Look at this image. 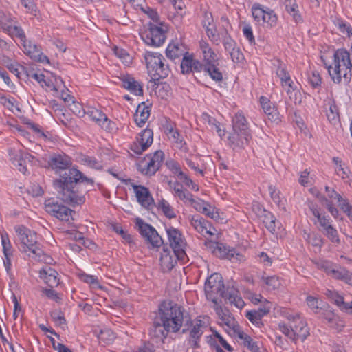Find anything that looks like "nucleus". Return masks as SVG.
<instances>
[{
  "instance_id": "obj_1",
  "label": "nucleus",
  "mask_w": 352,
  "mask_h": 352,
  "mask_svg": "<svg viewBox=\"0 0 352 352\" xmlns=\"http://www.w3.org/2000/svg\"><path fill=\"white\" fill-rule=\"evenodd\" d=\"M48 163L56 172L67 170L60 175L59 179L54 182L58 197L73 206L82 204L85 201V192H87L86 189H82V184L86 183L93 186L94 181L84 176L76 168H69L72 165V160L66 155L54 154Z\"/></svg>"
},
{
  "instance_id": "obj_2",
  "label": "nucleus",
  "mask_w": 352,
  "mask_h": 352,
  "mask_svg": "<svg viewBox=\"0 0 352 352\" xmlns=\"http://www.w3.org/2000/svg\"><path fill=\"white\" fill-rule=\"evenodd\" d=\"M204 291L206 298L217 304L219 297L224 298L226 302L234 305L239 309L245 305L239 291L234 287L228 286L225 289L223 278L219 273L210 275L205 283Z\"/></svg>"
},
{
  "instance_id": "obj_3",
  "label": "nucleus",
  "mask_w": 352,
  "mask_h": 352,
  "mask_svg": "<svg viewBox=\"0 0 352 352\" xmlns=\"http://www.w3.org/2000/svg\"><path fill=\"white\" fill-rule=\"evenodd\" d=\"M332 80L340 83L342 78H350L352 72V60L351 54L344 49L337 50L333 54V67L324 63Z\"/></svg>"
},
{
  "instance_id": "obj_4",
  "label": "nucleus",
  "mask_w": 352,
  "mask_h": 352,
  "mask_svg": "<svg viewBox=\"0 0 352 352\" xmlns=\"http://www.w3.org/2000/svg\"><path fill=\"white\" fill-rule=\"evenodd\" d=\"M160 320L168 329L177 332L182 326L184 309L173 301H164L159 306Z\"/></svg>"
},
{
  "instance_id": "obj_5",
  "label": "nucleus",
  "mask_w": 352,
  "mask_h": 352,
  "mask_svg": "<svg viewBox=\"0 0 352 352\" xmlns=\"http://www.w3.org/2000/svg\"><path fill=\"white\" fill-rule=\"evenodd\" d=\"M234 148H243L251 139L250 130L245 116L238 113L232 119V132L228 138Z\"/></svg>"
},
{
  "instance_id": "obj_6",
  "label": "nucleus",
  "mask_w": 352,
  "mask_h": 352,
  "mask_svg": "<svg viewBox=\"0 0 352 352\" xmlns=\"http://www.w3.org/2000/svg\"><path fill=\"white\" fill-rule=\"evenodd\" d=\"M14 230L21 242L22 251L26 252L29 250L35 257L41 259L44 252L38 243L36 233L23 226H16Z\"/></svg>"
},
{
  "instance_id": "obj_7",
  "label": "nucleus",
  "mask_w": 352,
  "mask_h": 352,
  "mask_svg": "<svg viewBox=\"0 0 352 352\" xmlns=\"http://www.w3.org/2000/svg\"><path fill=\"white\" fill-rule=\"evenodd\" d=\"M279 329L293 342H296L298 340L302 342L309 335V329L307 323L298 315L289 319V324H279Z\"/></svg>"
},
{
  "instance_id": "obj_8",
  "label": "nucleus",
  "mask_w": 352,
  "mask_h": 352,
  "mask_svg": "<svg viewBox=\"0 0 352 352\" xmlns=\"http://www.w3.org/2000/svg\"><path fill=\"white\" fill-rule=\"evenodd\" d=\"M148 73L153 80L164 78L169 74L168 65L164 63V57L157 52H146L144 55Z\"/></svg>"
},
{
  "instance_id": "obj_9",
  "label": "nucleus",
  "mask_w": 352,
  "mask_h": 352,
  "mask_svg": "<svg viewBox=\"0 0 352 352\" xmlns=\"http://www.w3.org/2000/svg\"><path fill=\"white\" fill-rule=\"evenodd\" d=\"M166 232L170 246L174 253V255L178 259L184 261L186 257V254L184 250L186 244L182 237V234L177 229L173 227L168 228L166 230Z\"/></svg>"
},
{
  "instance_id": "obj_10",
  "label": "nucleus",
  "mask_w": 352,
  "mask_h": 352,
  "mask_svg": "<svg viewBox=\"0 0 352 352\" xmlns=\"http://www.w3.org/2000/svg\"><path fill=\"white\" fill-rule=\"evenodd\" d=\"M203 70L208 74L211 78L217 82L223 80V74L217 67L219 65L217 55L212 49L204 52Z\"/></svg>"
},
{
  "instance_id": "obj_11",
  "label": "nucleus",
  "mask_w": 352,
  "mask_h": 352,
  "mask_svg": "<svg viewBox=\"0 0 352 352\" xmlns=\"http://www.w3.org/2000/svg\"><path fill=\"white\" fill-rule=\"evenodd\" d=\"M136 226L138 227V230L142 236L153 248H159L163 245V239L150 224L144 222L140 218H137Z\"/></svg>"
},
{
  "instance_id": "obj_12",
  "label": "nucleus",
  "mask_w": 352,
  "mask_h": 352,
  "mask_svg": "<svg viewBox=\"0 0 352 352\" xmlns=\"http://www.w3.org/2000/svg\"><path fill=\"white\" fill-rule=\"evenodd\" d=\"M164 154L162 151H157L153 155H148L140 165L141 172L146 175H153L160 168L164 160Z\"/></svg>"
},
{
  "instance_id": "obj_13",
  "label": "nucleus",
  "mask_w": 352,
  "mask_h": 352,
  "mask_svg": "<svg viewBox=\"0 0 352 352\" xmlns=\"http://www.w3.org/2000/svg\"><path fill=\"white\" fill-rule=\"evenodd\" d=\"M45 208L47 212L54 216L57 219L69 221L72 217V213L74 212L68 207L58 204L53 199L46 200L45 202Z\"/></svg>"
},
{
  "instance_id": "obj_14",
  "label": "nucleus",
  "mask_w": 352,
  "mask_h": 352,
  "mask_svg": "<svg viewBox=\"0 0 352 352\" xmlns=\"http://www.w3.org/2000/svg\"><path fill=\"white\" fill-rule=\"evenodd\" d=\"M142 39L149 45L159 47L162 45L166 39L164 30L155 25L150 24L148 31L142 35Z\"/></svg>"
},
{
  "instance_id": "obj_15",
  "label": "nucleus",
  "mask_w": 352,
  "mask_h": 352,
  "mask_svg": "<svg viewBox=\"0 0 352 352\" xmlns=\"http://www.w3.org/2000/svg\"><path fill=\"white\" fill-rule=\"evenodd\" d=\"M153 131L144 129L137 138V141L133 143L131 150L137 154H141L146 150L153 143Z\"/></svg>"
},
{
  "instance_id": "obj_16",
  "label": "nucleus",
  "mask_w": 352,
  "mask_h": 352,
  "mask_svg": "<svg viewBox=\"0 0 352 352\" xmlns=\"http://www.w3.org/2000/svg\"><path fill=\"white\" fill-rule=\"evenodd\" d=\"M25 53L35 61L42 63H50V59L41 52V47L32 41L25 40L21 44Z\"/></svg>"
},
{
  "instance_id": "obj_17",
  "label": "nucleus",
  "mask_w": 352,
  "mask_h": 352,
  "mask_svg": "<svg viewBox=\"0 0 352 352\" xmlns=\"http://www.w3.org/2000/svg\"><path fill=\"white\" fill-rule=\"evenodd\" d=\"M131 185L134 190L138 203L145 208H150V206L154 204V200L149 190L142 185H137L133 183Z\"/></svg>"
},
{
  "instance_id": "obj_18",
  "label": "nucleus",
  "mask_w": 352,
  "mask_h": 352,
  "mask_svg": "<svg viewBox=\"0 0 352 352\" xmlns=\"http://www.w3.org/2000/svg\"><path fill=\"white\" fill-rule=\"evenodd\" d=\"M214 309H215L219 319L221 320V323L232 329L234 333H236L240 329L234 318L231 316V314L228 309L221 307L218 304V302L217 304H214Z\"/></svg>"
},
{
  "instance_id": "obj_19",
  "label": "nucleus",
  "mask_w": 352,
  "mask_h": 352,
  "mask_svg": "<svg viewBox=\"0 0 352 352\" xmlns=\"http://www.w3.org/2000/svg\"><path fill=\"white\" fill-rule=\"evenodd\" d=\"M181 70L182 74H190L191 72H201L203 70V65L199 60L195 59L188 53L185 54L181 62Z\"/></svg>"
},
{
  "instance_id": "obj_20",
  "label": "nucleus",
  "mask_w": 352,
  "mask_h": 352,
  "mask_svg": "<svg viewBox=\"0 0 352 352\" xmlns=\"http://www.w3.org/2000/svg\"><path fill=\"white\" fill-rule=\"evenodd\" d=\"M191 225L204 236L207 234L212 236L214 234L213 231H216L209 221L201 217H193L191 220Z\"/></svg>"
},
{
  "instance_id": "obj_21",
  "label": "nucleus",
  "mask_w": 352,
  "mask_h": 352,
  "mask_svg": "<svg viewBox=\"0 0 352 352\" xmlns=\"http://www.w3.org/2000/svg\"><path fill=\"white\" fill-rule=\"evenodd\" d=\"M214 252L219 257L228 258L230 260L236 259L241 261L243 256L237 253L234 249H230L223 243H217L214 249Z\"/></svg>"
},
{
  "instance_id": "obj_22",
  "label": "nucleus",
  "mask_w": 352,
  "mask_h": 352,
  "mask_svg": "<svg viewBox=\"0 0 352 352\" xmlns=\"http://www.w3.org/2000/svg\"><path fill=\"white\" fill-rule=\"evenodd\" d=\"M324 268L327 274H331L332 276L339 280H342L346 283L352 285V273L349 272L344 268L340 270H334L329 267L328 263H324L322 265Z\"/></svg>"
},
{
  "instance_id": "obj_23",
  "label": "nucleus",
  "mask_w": 352,
  "mask_h": 352,
  "mask_svg": "<svg viewBox=\"0 0 352 352\" xmlns=\"http://www.w3.org/2000/svg\"><path fill=\"white\" fill-rule=\"evenodd\" d=\"M40 278L51 288L59 285L58 272L50 267L40 270Z\"/></svg>"
},
{
  "instance_id": "obj_24",
  "label": "nucleus",
  "mask_w": 352,
  "mask_h": 352,
  "mask_svg": "<svg viewBox=\"0 0 352 352\" xmlns=\"http://www.w3.org/2000/svg\"><path fill=\"white\" fill-rule=\"evenodd\" d=\"M270 306L265 305L263 307L258 308L257 310H251L247 311L245 316L253 324L258 327L263 324L262 318L266 316L270 311Z\"/></svg>"
},
{
  "instance_id": "obj_25",
  "label": "nucleus",
  "mask_w": 352,
  "mask_h": 352,
  "mask_svg": "<svg viewBox=\"0 0 352 352\" xmlns=\"http://www.w3.org/2000/svg\"><path fill=\"white\" fill-rule=\"evenodd\" d=\"M187 53L188 52L185 51L184 47L178 41H172L169 43L166 50V56L173 60L179 58L182 56L184 57Z\"/></svg>"
},
{
  "instance_id": "obj_26",
  "label": "nucleus",
  "mask_w": 352,
  "mask_h": 352,
  "mask_svg": "<svg viewBox=\"0 0 352 352\" xmlns=\"http://www.w3.org/2000/svg\"><path fill=\"white\" fill-rule=\"evenodd\" d=\"M169 331H171V330L168 329L165 324L161 322L160 320L155 318L153 326L150 329L149 335L151 337L163 340L167 336Z\"/></svg>"
},
{
  "instance_id": "obj_27",
  "label": "nucleus",
  "mask_w": 352,
  "mask_h": 352,
  "mask_svg": "<svg viewBox=\"0 0 352 352\" xmlns=\"http://www.w3.org/2000/svg\"><path fill=\"white\" fill-rule=\"evenodd\" d=\"M260 102L268 119L272 122H278L280 120L278 112L270 101L266 97L261 96L260 98Z\"/></svg>"
},
{
  "instance_id": "obj_28",
  "label": "nucleus",
  "mask_w": 352,
  "mask_h": 352,
  "mask_svg": "<svg viewBox=\"0 0 352 352\" xmlns=\"http://www.w3.org/2000/svg\"><path fill=\"white\" fill-rule=\"evenodd\" d=\"M121 80L122 82V86L130 91L132 94L138 96L143 95L142 85L139 82L136 81L134 78L130 76H123L121 78Z\"/></svg>"
},
{
  "instance_id": "obj_29",
  "label": "nucleus",
  "mask_w": 352,
  "mask_h": 352,
  "mask_svg": "<svg viewBox=\"0 0 352 352\" xmlns=\"http://www.w3.org/2000/svg\"><path fill=\"white\" fill-rule=\"evenodd\" d=\"M150 116V110L148 107L146 106L144 102L140 104L134 114V120L136 124L142 127Z\"/></svg>"
},
{
  "instance_id": "obj_30",
  "label": "nucleus",
  "mask_w": 352,
  "mask_h": 352,
  "mask_svg": "<svg viewBox=\"0 0 352 352\" xmlns=\"http://www.w3.org/2000/svg\"><path fill=\"white\" fill-rule=\"evenodd\" d=\"M87 114L102 128L105 129L106 130L110 129V121L108 120L106 115L101 111L96 109H91L87 111Z\"/></svg>"
},
{
  "instance_id": "obj_31",
  "label": "nucleus",
  "mask_w": 352,
  "mask_h": 352,
  "mask_svg": "<svg viewBox=\"0 0 352 352\" xmlns=\"http://www.w3.org/2000/svg\"><path fill=\"white\" fill-rule=\"evenodd\" d=\"M178 258L174 255L173 252L168 248H163L160 261L162 265L168 270H171L177 264ZM179 261H180L179 259Z\"/></svg>"
},
{
  "instance_id": "obj_32",
  "label": "nucleus",
  "mask_w": 352,
  "mask_h": 352,
  "mask_svg": "<svg viewBox=\"0 0 352 352\" xmlns=\"http://www.w3.org/2000/svg\"><path fill=\"white\" fill-rule=\"evenodd\" d=\"M324 294L342 310L348 311L351 307L349 303L345 302L344 298L336 291L327 289Z\"/></svg>"
},
{
  "instance_id": "obj_33",
  "label": "nucleus",
  "mask_w": 352,
  "mask_h": 352,
  "mask_svg": "<svg viewBox=\"0 0 352 352\" xmlns=\"http://www.w3.org/2000/svg\"><path fill=\"white\" fill-rule=\"evenodd\" d=\"M9 154L10 156V160L12 161V164L17 168V169L25 174L27 171L25 162L23 158V155L20 154V150L18 151H12L10 150L9 151Z\"/></svg>"
},
{
  "instance_id": "obj_34",
  "label": "nucleus",
  "mask_w": 352,
  "mask_h": 352,
  "mask_svg": "<svg viewBox=\"0 0 352 352\" xmlns=\"http://www.w3.org/2000/svg\"><path fill=\"white\" fill-rule=\"evenodd\" d=\"M221 41L223 45L225 50L228 52L238 47L236 41L231 37L226 28L221 30Z\"/></svg>"
},
{
  "instance_id": "obj_35",
  "label": "nucleus",
  "mask_w": 352,
  "mask_h": 352,
  "mask_svg": "<svg viewBox=\"0 0 352 352\" xmlns=\"http://www.w3.org/2000/svg\"><path fill=\"white\" fill-rule=\"evenodd\" d=\"M265 228L272 233L276 231L277 227L280 228V223L278 221L276 217L270 212H265L263 220Z\"/></svg>"
},
{
  "instance_id": "obj_36",
  "label": "nucleus",
  "mask_w": 352,
  "mask_h": 352,
  "mask_svg": "<svg viewBox=\"0 0 352 352\" xmlns=\"http://www.w3.org/2000/svg\"><path fill=\"white\" fill-rule=\"evenodd\" d=\"M236 333L238 337L243 340L244 346H247L250 351L252 352H258L259 348L256 342H254L250 336L241 331L240 329Z\"/></svg>"
},
{
  "instance_id": "obj_37",
  "label": "nucleus",
  "mask_w": 352,
  "mask_h": 352,
  "mask_svg": "<svg viewBox=\"0 0 352 352\" xmlns=\"http://www.w3.org/2000/svg\"><path fill=\"white\" fill-rule=\"evenodd\" d=\"M175 195L183 201H193L192 195L187 190H183V186L177 182L173 186Z\"/></svg>"
},
{
  "instance_id": "obj_38",
  "label": "nucleus",
  "mask_w": 352,
  "mask_h": 352,
  "mask_svg": "<svg viewBox=\"0 0 352 352\" xmlns=\"http://www.w3.org/2000/svg\"><path fill=\"white\" fill-rule=\"evenodd\" d=\"M261 279L267 286V289L270 291L278 289L281 285L279 278L276 276H263Z\"/></svg>"
},
{
  "instance_id": "obj_39",
  "label": "nucleus",
  "mask_w": 352,
  "mask_h": 352,
  "mask_svg": "<svg viewBox=\"0 0 352 352\" xmlns=\"http://www.w3.org/2000/svg\"><path fill=\"white\" fill-rule=\"evenodd\" d=\"M158 208L161 209L164 214L168 219L176 217V214L173 208L170 206L167 201L162 199L158 203Z\"/></svg>"
},
{
  "instance_id": "obj_40",
  "label": "nucleus",
  "mask_w": 352,
  "mask_h": 352,
  "mask_svg": "<svg viewBox=\"0 0 352 352\" xmlns=\"http://www.w3.org/2000/svg\"><path fill=\"white\" fill-rule=\"evenodd\" d=\"M305 234L307 235V238L305 236V238L308 241L309 243L315 247H322L324 239L320 234H316L314 232L309 234L305 232Z\"/></svg>"
},
{
  "instance_id": "obj_41",
  "label": "nucleus",
  "mask_w": 352,
  "mask_h": 352,
  "mask_svg": "<svg viewBox=\"0 0 352 352\" xmlns=\"http://www.w3.org/2000/svg\"><path fill=\"white\" fill-rule=\"evenodd\" d=\"M204 327V324H201V321L199 320L198 322H197L193 327L190 331V336L192 339L194 340V345L195 346H197V340L199 338V337L202 335L203 331L201 330V328Z\"/></svg>"
},
{
  "instance_id": "obj_42",
  "label": "nucleus",
  "mask_w": 352,
  "mask_h": 352,
  "mask_svg": "<svg viewBox=\"0 0 352 352\" xmlns=\"http://www.w3.org/2000/svg\"><path fill=\"white\" fill-rule=\"evenodd\" d=\"M252 16L254 20L258 23L265 21V9H263L259 5H254L252 8Z\"/></svg>"
},
{
  "instance_id": "obj_43",
  "label": "nucleus",
  "mask_w": 352,
  "mask_h": 352,
  "mask_svg": "<svg viewBox=\"0 0 352 352\" xmlns=\"http://www.w3.org/2000/svg\"><path fill=\"white\" fill-rule=\"evenodd\" d=\"M278 17L274 12L267 8L265 12V21H263V23H265L270 27H274L276 25Z\"/></svg>"
},
{
  "instance_id": "obj_44",
  "label": "nucleus",
  "mask_w": 352,
  "mask_h": 352,
  "mask_svg": "<svg viewBox=\"0 0 352 352\" xmlns=\"http://www.w3.org/2000/svg\"><path fill=\"white\" fill-rule=\"evenodd\" d=\"M327 116L330 122L336 124L339 122V113L338 107L335 104H331Z\"/></svg>"
},
{
  "instance_id": "obj_45",
  "label": "nucleus",
  "mask_w": 352,
  "mask_h": 352,
  "mask_svg": "<svg viewBox=\"0 0 352 352\" xmlns=\"http://www.w3.org/2000/svg\"><path fill=\"white\" fill-rule=\"evenodd\" d=\"M1 243L4 256H12V245L7 233L1 234Z\"/></svg>"
},
{
  "instance_id": "obj_46",
  "label": "nucleus",
  "mask_w": 352,
  "mask_h": 352,
  "mask_svg": "<svg viewBox=\"0 0 352 352\" xmlns=\"http://www.w3.org/2000/svg\"><path fill=\"white\" fill-rule=\"evenodd\" d=\"M322 233L332 242L334 243L339 244L340 240L338 236L337 230L333 226H329L327 230H322Z\"/></svg>"
},
{
  "instance_id": "obj_47",
  "label": "nucleus",
  "mask_w": 352,
  "mask_h": 352,
  "mask_svg": "<svg viewBox=\"0 0 352 352\" xmlns=\"http://www.w3.org/2000/svg\"><path fill=\"white\" fill-rule=\"evenodd\" d=\"M8 31L11 36L19 38L21 44L26 40L24 32L20 27L9 26Z\"/></svg>"
},
{
  "instance_id": "obj_48",
  "label": "nucleus",
  "mask_w": 352,
  "mask_h": 352,
  "mask_svg": "<svg viewBox=\"0 0 352 352\" xmlns=\"http://www.w3.org/2000/svg\"><path fill=\"white\" fill-rule=\"evenodd\" d=\"M167 134L170 139H172L175 143L179 144L180 146H182L184 144L183 140L180 138V134L177 130H175L173 126L166 127Z\"/></svg>"
},
{
  "instance_id": "obj_49",
  "label": "nucleus",
  "mask_w": 352,
  "mask_h": 352,
  "mask_svg": "<svg viewBox=\"0 0 352 352\" xmlns=\"http://www.w3.org/2000/svg\"><path fill=\"white\" fill-rule=\"evenodd\" d=\"M205 28L207 36L210 41L217 45H219L221 42V31L219 33L216 34V29L210 28V26Z\"/></svg>"
},
{
  "instance_id": "obj_50",
  "label": "nucleus",
  "mask_w": 352,
  "mask_h": 352,
  "mask_svg": "<svg viewBox=\"0 0 352 352\" xmlns=\"http://www.w3.org/2000/svg\"><path fill=\"white\" fill-rule=\"evenodd\" d=\"M323 318L327 321L330 327L338 329L339 324L337 323L338 317L331 311L324 313Z\"/></svg>"
},
{
  "instance_id": "obj_51",
  "label": "nucleus",
  "mask_w": 352,
  "mask_h": 352,
  "mask_svg": "<svg viewBox=\"0 0 352 352\" xmlns=\"http://www.w3.org/2000/svg\"><path fill=\"white\" fill-rule=\"evenodd\" d=\"M51 317L54 322L59 326L66 324V320L64 317V314L59 310H54L52 311Z\"/></svg>"
},
{
  "instance_id": "obj_52",
  "label": "nucleus",
  "mask_w": 352,
  "mask_h": 352,
  "mask_svg": "<svg viewBox=\"0 0 352 352\" xmlns=\"http://www.w3.org/2000/svg\"><path fill=\"white\" fill-rule=\"evenodd\" d=\"M80 279L82 281L90 284L94 288L100 287L98 278L96 277L95 276L89 275V274H82L80 275Z\"/></svg>"
},
{
  "instance_id": "obj_53",
  "label": "nucleus",
  "mask_w": 352,
  "mask_h": 352,
  "mask_svg": "<svg viewBox=\"0 0 352 352\" xmlns=\"http://www.w3.org/2000/svg\"><path fill=\"white\" fill-rule=\"evenodd\" d=\"M278 63L279 65L276 71V74L281 80L282 86L285 87L284 82L287 80H289L291 78L287 71L284 67H281V63L279 61Z\"/></svg>"
},
{
  "instance_id": "obj_54",
  "label": "nucleus",
  "mask_w": 352,
  "mask_h": 352,
  "mask_svg": "<svg viewBox=\"0 0 352 352\" xmlns=\"http://www.w3.org/2000/svg\"><path fill=\"white\" fill-rule=\"evenodd\" d=\"M229 54L234 63H241L244 60V56L239 47L230 51Z\"/></svg>"
},
{
  "instance_id": "obj_55",
  "label": "nucleus",
  "mask_w": 352,
  "mask_h": 352,
  "mask_svg": "<svg viewBox=\"0 0 352 352\" xmlns=\"http://www.w3.org/2000/svg\"><path fill=\"white\" fill-rule=\"evenodd\" d=\"M309 82L313 87H317L321 85V77L318 71L314 70L309 76Z\"/></svg>"
},
{
  "instance_id": "obj_56",
  "label": "nucleus",
  "mask_w": 352,
  "mask_h": 352,
  "mask_svg": "<svg viewBox=\"0 0 352 352\" xmlns=\"http://www.w3.org/2000/svg\"><path fill=\"white\" fill-rule=\"evenodd\" d=\"M269 191L274 202L278 206H283V204H282V199L280 197V191L276 190L275 187H273L272 186L269 187Z\"/></svg>"
},
{
  "instance_id": "obj_57",
  "label": "nucleus",
  "mask_w": 352,
  "mask_h": 352,
  "mask_svg": "<svg viewBox=\"0 0 352 352\" xmlns=\"http://www.w3.org/2000/svg\"><path fill=\"white\" fill-rule=\"evenodd\" d=\"M113 50H114L115 54L118 58H120L122 60V62H124V63L129 62L130 56L126 50H124L122 48H119L118 47H115Z\"/></svg>"
},
{
  "instance_id": "obj_58",
  "label": "nucleus",
  "mask_w": 352,
  "mask_h": 352,
  "mask_svg": "<svg viewBox=\"0 0 352 352\" xmlns=\"http://www.w3.org/2000/svg\"><path fill=\"white\" fill-rule=\"evenodd\" d=\"M200 212L213 219H216L219 217V214L214 212V209H212L208 204H206L205 206L202 208Z\"/></svg>"
},
{
  "instance_id": "obj_59",
  "label": "nucleus",
  "mask_w": 352,
  "mask_h": 352,
  "mask_svg": "<svg viewBox=\"0 0 352 352\" xmlns=\"http://www.w3.org/2000/svg\"><path fill=\"white\" fill-rule=\"evenodd\" d=\"M339 207L352 221V206L349 204L348 200L345 199L344 201L340 203L339 204Z\"/></svg>"
},
{
  "instance_id": "obj_60",
  "label": "nucleus",
  "mask_w": 352,
  "mask_h": 352,
  "mask_svg": "<svg viewBox=\"0 0 352 352\" xmlns=\"http://www.w3.org/2000/svg\"><path fill=\"white\" fill-rule=\"evenodd\" d=\"M85 162L91 168L100 170L102 168L100 162L97 161L95 158L87 157L84 159Z\"/></svg>"
},
{
  "instance_id": "obj_61",
  "label": "nucleus",
  "mask_w": 352,
  "mask_h": 352,
  "mask_svg": "<svg viewBox=\"0 0 352 352\" xmlns=\"http://www.w3.org/2000/svg\"><path fill=\"white\" fill-rule=\"evenodd\" d=\"M243 32L245 38L250 41V43H255L254 36L253 35L252 30L250 25H245L243 28Z\"/></svg>"
},
{
  "instance_id": "obj_62",
  "label": "nucleus",
  "mask_w": 352,
  "mask_h": 352,
  "mask_svg": "<svg viewBox=\"0 0 352 352\" xmlns=\"http://www.w3.org/2000/svg\"><path fill=\"white\" fill-rule=\"evenodd\" d=\"M317 219L319 222L320 227L322 228V229H320L322 232V230H327V228L329 226H332L330 224L329 219L328 218V217L322 214L320 216V217H318Z\"/></svg>"
},
{
  "instance_id": "obj_63",
  "label": "nucleus",
  "mask_w": 352,
  "mask_h": 352,
  "mask_svg": "<svg viewBox=\"0 0 352 352\" xmlns=\"http://www.w3.org/2000/svg\"><path fill=\"white\" fill-rule=\"evenodd\" d=\"M43 292L50 299L54 300L56 302L60 299V297H59L58 293L55 290H54L52 288L43 289Z\"/></svg>"
},
{
  "instance_id": "obj_64",
  "label": "nucleus",
  "mask_w": 352,
  "mask_h": 352,
  "mask_svg": "<svg viewBox=\"0 0 352 352\" xmlns=\"http://www.w3.org/2000/svg\"><path fill=\"white\" fill-rule=\"evenodd\" d=\"M307 302L308 306L314 309L317 310L319 309V307L318 305V300L317 298L312 296H308L307 297Z\"/></svg>"
}]
</instances>
